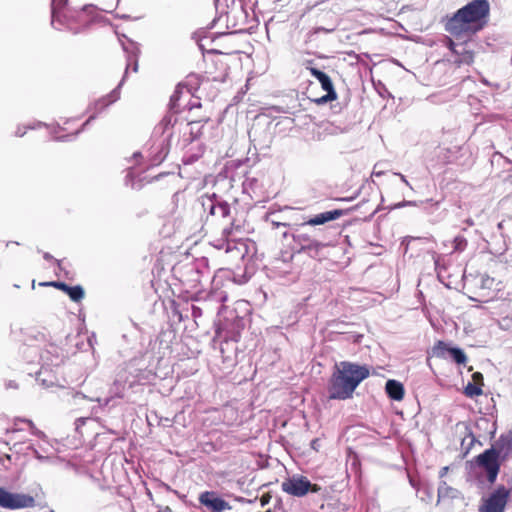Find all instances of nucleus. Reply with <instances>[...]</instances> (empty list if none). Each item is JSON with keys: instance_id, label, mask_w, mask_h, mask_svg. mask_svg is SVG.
<instances>
[{"instance_id": "1", "label": "nucleus", "mask_w": 512, "mask_h": 512, "mask_svg": "<svg viewBox=\"0 0 512 512\" xmlns=\"http://www.w3.org/2000/svg\"><path fill=\"white\" fill-rule=\"evenodd\" d=\"M369 375L370 369L367 365L350 361L336 363L327 384L329 399L347 400L352 398L356 388Z\"/></svg>"}, {"instance_id": "2", "label": "nucleus", "mask_w": 512, "mask_h": 512, "mask_svg": "<svg viewBox=\"0 0 512 512\" xmlns=\"http://www.w3.org/2000/svg\"><path fill=\"white\" fill-rule=\"evenodd\" d=\"M490 17L488 0H472L458 9L447 21L446 30L457 35L462 32L477 33L483 30Z\"/></svg>"}, {"instance_id": "3", "label": "nucleus", "mask_w": 512, "mask_h": 512, "mask_svg": "<svg viewBox=\"0 0 512 512\" xmlns=\"http://www.w3.org/2000/svg\"><path fill=\"white\" fill-rule=\"evenodd\" d=\"M302 223L293 224L290 230L282 232L283 239L291 237L290 249L293 254H305L312 259H321L323 250L329 243L319 239L320 229H311Z\"/></svg>"}, {"instance_id": "4", "label": "nucleus", "mask_w": 512, "mask_h": 512, "mask_svg": "<svg viewBox=\"0 0 512 512\" xmlns=\"http://www.w3.org/2000/svg\"><path fill=\"white\" fill-rule=\"evenodd\" d=\"M122 47H123V50L127 54V66H126L124 76L115 89H113L107 96H105L95 102V104H94L95 108L99 109L100 111L105 109L106 107H108L109 105H111L112 103L116 102L119 99L120 88L125 81V77L128 73L129 67L132 65L133 71L134 72L138 71V58H139V54H140L139 47L137 46L136 43H134L131 40H129V45L122 44Z\"/></svg>"}, {"instance_id": "5", "label": "nucleus", "mask_w": 512, "mask_h": 512, "mask_svg": "<svg viewBox=\"0 0 512 512\" xmlns=\"http://www.w3.org/2000/svg\"><path fill=\"white\" fill-rule=\"evenodd\" d=\"M125 385L122 382L115 381L110 388V396L104 399L100 397H88L82 392L67 390L65 392V397L68 400H72L74 405H79L83 400H89L92 402H97V406H93L91 409L92 415L99 414L105 407L110 405L115 398H123L124 397Z\"/></svg>"}, {"instance_id": "6", "label": "nucleus", "mask_w": 512, "mask_h": 512, "mask_svg": "<svg viewBox=\"0 0 512 512\" xmlns=\"http://www.w3.org/2000/svg\"><path fill=\"white\" fill-rule=\"evenodd\" d=\"M205 221H220L230 218L231 206L221 196L216 193L205 194L200 197Z\"/></svg>"}, {"instance_id": "7", "label": "nucleus", "mask_w": 512, "mask_h": 512, "mask_svg": "<svg viewBox=\"0 0 512 512\" xmlns=\"http://www.w3.org/2000/svg\"><path fill=\"white\" fill-rule=\"evenodd\" d=\"M223 17V14H220L218 17H215L214 20L212 21V26H214L217 22L221 21ZM225 19L226 27L228 29H234L235 33L243 32L248 28L253 27V25H248L251 22L255 21L254 16H251L249 14L247 8L242 3H239L238 5H233L231 8H229V10L225 12Z\"/></svg>"}, {"instance_id": "8", "label": "nucleus", "mask_w": 512, "mask_h": 512, "mask_svg": "<svg viewBox=\"0 0 512 512\" xmlns=\"http://www.w3.org/2000/svg\"><path fill=\"white\" fill-rule=\"evenodd\" d=\"M502 463L503 461L498 457L497 452L489 448L470 461L471 466H476L485 473L490 484L496 482Z\"/></svg>"}, {"instance_id": "9", "label": "nucleus", "mask_w": 512, "mask_h": 512, "mask_svg": "<svg viewBox=\"0 0 512 512\" xmlns=\"http://www.w3.org/2000/svg\"><path fill=\"white\" fill-rule=\"evenodd\" d=\"M171 147V134L168 136H156L154 131L147 143L148 167L160 165L168 156Z\"/></svg>"}, {"instance_id": "10", "label": "nucleus", "mask_w": 512, "mask_h": 512, "mask_svg": "<svg viewBox=\"0 0 512 512\" xmlns=\"http://www.w3.org/2000/svg\"><path fill=\"white\" fill-rule=\"evenodd\" d=\"M281 488L284 492L294 497H304L308 493H318L321 491V487L318 484H313L311 481L303 475H293L285 479Z\"/></svg>"}, {"instance_id": "11", "label": "nucleus", "mask_w": 512, "mask_h": 512, "mask_svg": "<svg viewBox=\"0 0 512 512\" xmlns=\"http://www.w3.org/2000/svg\"><path fill=\"white\" fill-rule=\"evenodd\" d=\"M306 69L309 70L311 75L318 80V82L321 85V88L326 92V94H324L323 96L312 99V101L317 105H323L328 102L336 100L337 92L335 91L330 76L327 73L323 72L322 70L314 67L313 60L306 61Z\"/></svg>"}, {"instance_id": "12", "label": "nucleus", "mask_w": 512, "mask_h": 512, "mask_svg": "<svg viewBox=\"0 0 512 512\" xmlns=\"http://www.w3.org/2000/svg\"><path fill=\"white\" fill-rule=\"evenodd\" d=\"M68 0H51V25L57 30L68 28L75 20L76 10L67 6Z\"/></svg>"}, {"instance_id": "13", "label": "nucleus", "mask_w": 512, "mask_h": 512, "mask_svg": "<svg viewBox=\"0 0 512 512\" xmlns=\"http://www.w3.org/2000/svg\"><path fill=\"white\" fill-rule=\"evenodd\" d=\"M36 506L33 496L24 493H15L0 487V507L8 510H19Z\"/></svg>"}, {"instance_id": "14", "label": "nucleus", "mask_w": 512, "mask_h": 512, "mask_svg": "<svg viewBox=\"0 0 512 512\" xmlns=\"http://www.w3.org/2000/svg\"><path fill=\"white\" fill-rule=\"evenodd\" d=\"M198 505H193L199 510H208L212 512H224L231 510L232 506L222 495L215 490H205L198 495Z\"/></svg>"}, {"instance_id": "15", "label": "nucleus", "mask_w": 512, "mask_h": 512, "mask_svg": "<svg viewBox=\"0 0 512 512\" xmlns=\"http://www.w3.org/2000/svg\"><path fill=\"white\" fill-rule=\"evenodd\" d=\"M25 352H28L30 355L36 356L39 355V362L43 365V368L48 367H58L64 361V353L61 348H59L55 344L46 345L45 349L41 352L36 347H25Z\"/></svg>"}, {"instance_id": "16", "label": "nucleus", "mask_w": 512, "mask_h": 512, "mask_svg": "<svg viewBox=\"0 0 512 512\" xmlns=\"http://www.w3.org/2000/svg\"><path fill=\"white\" fill-rule=\"evenodd\" d=\"M510 496V490L499 485L479 508L480 512H504Z\"/></svg>"}, {"instance_id": "17", "label": "nucleus", "mask_w": 512, "mask_h": 512, "mask_svg": "<svg viewBox=\"0 0 512 512\" xmlns=\"http://www.w3.org/2000/svg\"><path fill=\"white\" fill-rule=\"evenodd\" d=\"M219 248L224 249L227 254L230 255L232 259H239L244 261L246 257L249 256V253L251 250L253 253L256 250L255 242L250 241L248 239H231L227 240L226 242L222 243Z\"/></svg>"}, {"instance_id": "18", "label": "nucleus", "mask_w": 512, "mask_h": 512, "mask_svg": "<svg viewBox=\"0 0 512 512\" xmlns=\"http://www.w3.org/2000/svg\"><path fill=\"white\" fill-rule=\"evenodd\" d=\"M432 356L436 358L446 359L450 358L456 364H465L467 356L462 348L458 346H451L445 341L439 340L432 348Z\"/></svg>"}, {"instance_id": "19", "label": "nucleus", "mask_w": 512, "mask_h": 512, "mask_svg": "<svg viewBox=\"0 0 512 512\" xmlns=\"http://www.w3.org/2000/svg\"><path fill=\"white\" fill-rule=\"evenodd\" d=\"M358 207L359 205H356L348 209H334L330 211H325L303 221V225H309L310 227L323 225L327 222L334 221L340 218L341 216L349 214L351 211L356 210Z\"/></svg>"}, {"instance_id": "20", "label": "nucleus", "mask_w": 512, "mask_h": 512, "mask_svg": "<svg viewBox=\"0 0 512 512\" xmlns=\"http://www.w3.org/2000/svg\"><path fill=\"white\" fill-rule=\"evenodd\" d=\"M489 449H494L503 462L512 458V432L502 433Z\"/></svg>"}, {"instance_id": "21", "label": "nucleus", "mask_w": 512, "mask_h": 512, "mask_svg": "<svg viewBox=\"0 0 512 512\" xmlns=\"http://www.w3.org/2000/svg\"><path fill=\"white\" fill-rule=\"evenodd\" d=\"M180 112H172L170 109L161 119V121L154 127V135L156 136H168L171 134V138L173 137V128L175 124L178 122L177 115Z\"/></svg>"}, {"instance_id": "22", "label": "nucleus", "mask_w": 512, "mask_h": 512, "mask_svg": "<svg viewBox=\"0 0 512 512\" xmlns=\"http://www.w3.org/2000/svg\"><path fill=\"white\" fill-rule=\"evenodd\" d=\"M437 494V504L447 499L454 500L461 497L460 491L449 486L444 480L439 482Z\"/></svg>"}, {"instance_id": "23", "label": "nucleus", "mask_w": 512, "mask_h": 512, "mask_svg": "<svg viewBox=\"0 0 512 512\" xmlns=\"http://www.w3.org/2000/svg\"><path fill=\"white\" fill-rule=\"evenodd\" d=\"M385 392L391 400L400 401L404 397L405 389L401 382L389 379L385 384Z\"/></svg>"}, {"instance_id": "24", "label": "nucleus", "mask_w": 512, "mask_h": 512, "mask_svg": "<svg viewBox=\"0 0 512 512\" xmlns=\"http://www.w3.org/2000/svg\"><path fill=\"white\" fill-rule=\"evenodd\" d=\"M189 315H191L195 324L199 326L198 319H200L203 315V308L193 303L187 305V307L180 312L179 318L180 320H184L189 318Z\"/></svg>"}, {"instance_id": "25", "label": "nucleus", "mask_w": 512, "mask_h": 512, "mask_svg": "<svg viewBox=\"0 0 512 512\" xmlns=\"http://www.w3.org/2000/svg\"><path fill=\"white\" fill-rule=\"evenodd\" d=\"M50 372V368H43V365H41L40 371L36 373V381L39 382L45 388L52 387L56 381V377L52 375Z\"/></svg>"}, {"instance_id": "26", "label": "nucleus", "mask_w": 512, "mask_h": 512, "mask_svg": "<svg viewBox=\"0 0 512 512\" xmlns=\"http://www.w3.org/2000/svg\"><path fill=\"white\" fill-rule=\"evenodd\" d=\"M184 88H186L185 85H183L181 83L178 84L176 86L173 94L171 95L168 107L172 112H181L182 111L179 101L183 94Z\"/></svg>"}, {"instance_id": "27", "label": "nucleus", "mask_w": 512, "mask_h": 512, "mask_svg": "<svg viewBox=\"0 0 512 512\" xmlns=\"http://www.w3.org/2000/svg\"><path fill=\"white\" fill-rule=\"evenodd\" d=\"M406 207L407 206H418V205H424L423 209L426 213L431 214L434 211L438 210L440 201H434L433 199H427L425 201H410V200H404Z\"/></svg>"}, {"instance_id": "28", "label": "nucleus", "mask_w": 512, "mask_h": 512, "mask_svg": "<svg viewBox=\"0 0 512 512\" xmlns=\"http://www.w3.org/2000/svg\"><path fill=\"white\" fill-rule=\"evenodd\" d=\"M21 423H24V424H27L31 430V433L35 436H40V435H43V432L38 430L34 423L29 420V419H21V418H17L15 419L14 421V424H13V427L11 429L12 432H16V431H21L23 430V428L20 426Z\"/></svg>"}, {"instance_id": "29", "label": "nucleus", "mask_w": 512, "mask_h": 512, "mask_svg": "<svg viewBox=\"0 0 512 512\" xmlns=\"http://www.w3.org/2000/svg\"><path fill=\"white\" fill-rule=\"evenodd\" d=\"M336 29V26L333 25L331 27H323V26H318V27H315L313 28L312 30H310L307 35H306V42H312L315 40V37L316 35H318L319 33H332L333 31H335Z\"/></svg>"}, {"instance_id": "30", "label": "nucleus", "mask_w": 512, "mask_h": 512, "mask_svg": "<svg viewBox=\"0 0 512 512\" xmlns=\"http://www.w3.org/2000/svg\"><path fill=\"white\" fill-rule=\"evenodd\" d=\"M67 295L73 302H79L84 298L85 291L81 285H75L71 286L67 292Z\"/></svg>"}, {"instance_id": "31", "label": "nucleus", "mask_w": 512, "mask_h": 512, "mask_svg": "<svg viewBox=\"0 0 512 512\" xmlns=\"http://www.w3.org/2000/svg\"><path fill=\"white\" fill-rule=\"evenodd\" d=\"M420 493V499L426 503H429L433 498V488L430 485H423L417 488Z\"/></svg>"}, {"instance_id": "32", "label": "nucleus", "mask_w": 512, "mask_h": 512, "mask_svg": "<svg viewBox=\"0 0 512 512\" xmlns=\"http://www.w3.org/2000/svg\"><path fill=\"white\" fill-rule=\"evenodd\" d=\"M464 393L466 396L473 398L475 396H480L483 391L480 386L469 382L464 389Z\"/></svg>"}, {"instance_id": "33", "label": "nucleus", "mask_w": 512, "mask_h": 512, "mask_svg": "<svg viewBox=\"0 0 512 512\" xmlns=\"http://www.w3.org/2000/svg\"><path fill=\"white\" fill-rule=\"evenodd\" d=\"M453 244H454V250L461 252V251L465 250V248L467 247L468 241L465 237L458 235L454 238Z\"/></svg>"}, {"instance_id": "34", "label": "nucleus", "mask_w": 512, "mask_h": 512, "mask_svg": "<svg viewBox=\"0 0 512 512\" xmlns=\"http://www.w3.org/2000/svg\"><path fill=\"white\" fill-rule=\"evenodd\" d=\"M164 488L169 491V492H172L173 494H175L183 504L185 505H190V506H193L194 504L190 503L188 500H187V495L186 494H182L180 493L179 491L177 490H174L172 489L169 485L167 484H163Z\"/></svg>"}, {"instance_id": "35", "label": "nucleus", "mask_w": 512, "mask_h": 512, "mask_svg": "<svg viewBox=\"0 0 512 512\" xmlns=\"http://www.w3.org/2000/svg\"><path fill=\"white\" fill-rule=\"evenodd\" d=\"M76 138H77V136H76L75 132H73V133H69V134L54 136L53 140L56 142H71V141H74Z\"/></svg>"}, {"instance_id": "36", "label": "nucleus", "mask_w": 512, "mask_h": 512, "mask_svg": "<svg viewBox=\"0 0 512 512\" xmlns=\"http://www.w3.org/2000/svg\"><path fill=\"white\" fill-rule=\"evenodd\" d=\"M43 258L47 261H53L56 263V265L58 266L59 269L62 270V261L61 260H58V259H55L50 253L48 252H44L43 253Z\"/></svg>"}, {"instance_id": "37", "label": "nucleus", "mask_w": 512, "mask_h": 512, "mask_svg": "<svg viewBox=\"0 0 512 512\" xmlns=\"http://www.w3.org/2000/svg\"><path fill=\"white\" fill-rule=\"evenodd\" d=\"M125 184H126V185H131V187H132L133 189H134V188H136L135 183L133 182V174H132V172H131V171H129V172H128V174H127V175H126V177H125ZM140 188H141V185H139V186L137 187V189H140Z\"/></svg>"}, {"instance_id": "38", "label": "nucleus", "mask_w": 512, "mask_h": 512, "mask_svg": "<svg viewBox=\"0 0 512 512\" xmlns=\"http://www.w3.org/2000/svg\"><path fill=\"white\" fill-rule=\"evenodd\" d=\"M271 225H272L273 229H278L280 227H283V228L288 227L290 229V226H292L293 224H288V223H285V222H279V221L272 220L271 221Z\"/></svg>"}, {"instance_id": "39", "label": "nucleus", "mask_w": 512, "mask_h": 512, "mask_svg": "<svg viewBox=\"0 0 512 512\" xmlns=\"http://www.w3.org/2000/svg\"><path fill=\"white\" fill-rule=\"evenodd\" d=\"M235 225H234V222L231 221L229 223V226H225L222 230V234L226 237H228L229 235H231L233 229H234Z\"/></svg>"}, {"instance_id": "40", "label": "nucleus", "mask_w": 512, "mask_h": 512, "mask_svg": "<svg viewBox=\"0 0 512 512\" xmlns=\"http://www.w3.org/2000/svg\"><path fill=\"white\" fill-rule=\"evenodd\" d=\"M468 437H470V442H469V445L467 447V450H466V453H468L469 449L471 448V446L477 442L481 445V442L477 440V438L474 436L473 432L472 431H469L468 434H467Z\"/></svg>"}, {"instance_id": "41", "label": "nucleus", "mask_w": 512, "mask_h": 512, "mask_svg": "<svg viewBox=\"0 0 512 512\" xmlns=\"http://www.w3.org/2000/svg\"><path fill=\"white\" fill-rule=\"evenodd\" d=\"M27 130H29V129L27 128V126H21V125H19V126L17 127L16 131H15V136H16V137H23V136L26 134Z\"/></svg>"}, {"instance_id": "42", "label": "nucleus", "mask_w": 512, "mask_h": 512, "mask_svg": "<svg viewBox=\"0 0 512 512\" xmlns=\"http://www.w3.org/2000/svg\"><path fill=\"white\" fill-rule=\"evenodd\" d=\"M71 288V286H69L68 284H66L65 282H58L57 284V289L65 292L67 294L68 290Z\"/></svg>"}, {"instance_id": "43", "label": "nucleus", "mask_w": 512, "mask_h": 512, "mask_svg": "<svg viewBox=\"0 0 512 512\" xmlns=\"http://www.w3.org/2000/svg\"><path fill=\"white\" fill-rule=\"evenodd\" d=\"M403 207H406V204H405L404 200L401 201V202H398L396 204H393L391 206H388L387 209L389 211H391V210L400 209V208H403Z\"/></svg>"}, {"instance_id": "44", "label": "nucleus", "mask_w": 512, "mask_h": 512, "mask_svg": "<svg viewBox=\"0 0 512 512\" xmlns=\"http://www.w3.org/2000/svg\"><path fill=\"white\" fill-rule=\"evenodd\" d=\"M394 175L398 176V177L401 179V181H402L406 186H408L410 189H413V188H412V186H411V184L409 183V181L407 180V178H406V176H405V175H403V174H401V173H399V172L394 173Z\"/></svg>"}, {"instance_id": "45", "label": "nucleus", "mask_w": 512, "mask_h": 512, "mask_svg": "<svg viewBox=\"0 0 512 512\" xmlns=\"http://www.w3.org/2000/svg\"><path fill=\"white\" fill-rule=\"evenodd\" d=\"M6 389H17L18 384L14 380H8L5 382Z\"/></svg>"}, {"instance_id": "46", "label": "nucleus", "mask_w": 512, "mask_h": 512, "mask_svg": "<svg viewBox=\"0 0 512 512\" xmlns=\"http://www.w3.org/2000/svg\"><path fill=\"white\" fill-rule=\"evenodd\" d=\"M48 127V125L44 122H41V121H38L36 122L35 124L33 125H29L27 126L28 129H31V130H34V129H37V128H40V127Z\"/></svg>"}, {"instance_id": "47", "label": "nucleus", "mask_w": 512, "mask_h": 512, "mask_svg": "<svg viewBox=\"0 0 512 512\" xmlns=\"http://www.w3.org/2000/svg\"><path fill=\"white\" fill-rule=\"evenodd\" d=\"M86 420L87 418L84 417L77 418L75 421L76 430H79V428L85 424Z\"/></svg>"}, {"instance_id": "48", "label": "nucleus", "mask_w": 512, "mask_h": 512, "mask_svg": "<svg viewBox=\"0 0 512 512\" xmlns=\"http://www.w3.org/2000/svg\"><path fill=\"white\" fill-rule=\"evenodd\" d=\"M201 106V103L200 102H197V103H191L190 101L184 106V108H187L188 110H192L194 108H197V107H200Z\"/></svg>"}, {"instance_id": "49", "label": "nucleus", "mask_w": 512, "mask_h": 512, "mask_svg": "<svg viewBox=\"0 0 512 512\" xmlns=\"http://www.w3.org/2000/svg\"><path fill=\"white\" fill-rule=\"evenodd\" d=\"M61 130H64L59 124H56L54 125L52 128H51V133L54 135V136H58V132L61 131Z\"/></svg>"}, {"instance_id": "50", "label": "nucleus", "mask_w": 512, "mask_h": 512, "mask_svg": "<svg viewBox=\"0 0 512 512\" xmlns=\"http://www.w3.org/2000/svg\"><path fill=\"white\" fill-rule=\"evenodd\" d=\"M33 452H34V455L35 457L40 460V461H44V460H47L48 457H45V456H42L35 448H32Z\"/></svg>"}, {"instance_id": "51", "label": "nucleus", "mask_w": 512, "mask_h": 512, "mask_svg": "<svg viewBox=\"0 0 512 512\" xmlns=\"http://www.w3.org/2000/svg\"><path fill=\"white\" fill-rule=\"evenodd\" d=\"M311 448L314 449V450H318L319 448V439L315 438L311 441Z\"/></svg>"}, {"instance_id": "52", "label": "nucleus", "mask_w": 512, "mask_h": 512, "mask_svg": "<svg viewBox=\"0 0 512 512\" xmlns=\"http://www.w3.org/2000/svg\"><path fill=\"white\" fill-rule=\"evenodd\" d=\"M473 380L475 382L479 381V380H483V375L480 373V372H475L473 375Z\"/></svg>"}, {"instance_id": "53", "label": "nucleus", "mask_w": 512, "mask_h": 512, "mask_svg": "<svg viewBox=\"0 0 512 512\" xmlns=\"http://www.w3.org/2000/svg\"><path fill=\"white\" fill-rule=\"evenodd\" d=\"M356 196H352V197H341V198H338L337 200L338 201H342V202H350L352 200L355 199Z\"/></svg>"}, {"instance_id": "54", "label": "nucleus", "mask_w": 512, "mask_h": 512, "mask_svg": "<svg viewBox=\"0 0 512 512\" xmlns=\"http://www.w3.org/2000/svg\"><path fill=\"white\" fill-rule=\"evenodd\" d=\"M447 471H448V467H442L439 471V477L443 478L446 475Z\"/></svg>"}, {"instance_id": "55", "label": "nucleus", "mask_w": 512, "mask_h": 512, "mask_svg": "<svg viewBox=\"0 0 512 512\" xmlns=\"http://www.w3.org/2000/svg\"><path fill=\"white\" fill-rule=\"evenodd\" d=\"M86 127H87V125H86V124H85V122H84V123L82 124V126H81L78 130H76V131H75L76 136L78 137V135H79L80 133H82V132L85 130V128H86Z\"/></svg>"}, {"instance_id": "56", "label": "nucleus", "mask_w": 512, "mask_h": 512, "mask_svg": "<svg viewBox=\"0 0 512 512\" xmlns=\"http://www.w3.org/2000/svg\"><path fill=\"white\" fill-rule=\"evenodd\" d=\"M86 127H87V125H86V124H85V122H84V123L82 124V126H81L78 130H76V131H75L76 136L78 137V135H79L80 133H82V132L85 130V128H86Z\"/></svg>"}, {"instance_id": "57", "label": "nucleus", "mask_w": 512, "mask_h": 512, "mask_svg": "<svg viewBox=\"0 0 512 512\" xmlns=\"http://www.w3.org/2000/svg\"><path fill=\"white\" fill-rule=\"evenodd\" d=\"M96 119V114L91 115L86 121L85 124L88 126L90 123Z\"/></svg>"}, {"instance_id": "58", "label": "nucleus", "mask_w": 512, "mask_h": 512, "mask_svg": "<svg viewBox=\"0 0 512 512\" xmlns=\"http://www.w3.org/2000/svg\"><path fill=\"white\" fill-rule=\"evenodd\" d=\"M465 223L468 225V226H473L474 225V221L472 218H467L465 220Z\"/></svg>"}, {"instance_id": "59", "label": "nucleus", "mask_w": 512, "mask_h": 512, "mask_svg": "<svg viewBox=\"0 0 512 512\" xmlns=\"http://www.w3.org/2000/svg\"><path fill=\"white\" fill-rule=\"evenodd\" d=\"M142 157H143V156H142V153H141V152H139V151H137V152H135V153L133 154V158H134V159H138V158H142Z\"/></svg>"}, {"instance_id": "60", "label": "nucleus", "mask_w": 512, "mask_h": 512, "mask_svg": "<svg viewBox=\"0 0 512 512\" xmlns=\"http://www.w3.org/2000/svg\"><path fill=\"white\" fill-rule=\"evenodd\" d=\"M59 281H49V287L57 288V284Z\"/></svg>"}, {"instance_id": "61", "label": "nucleus", "mask_w": 512, "mask_h": 512, "mask_svg": "<svg viewBox=\"0 0 512 512\" xmlns=\"http://www.w3.org/2000/svg\"><path fill=\"white\" fill-rule=\"evenodd\" d=\"M93 6L92 5H84L82 8H81V11H87L88 9H91Z\"/></svg>"}, {"instance_id": "62", "label": "nucleus", "mask_w": 512, "mask_h": 512, "mask_svg": "<svg viewBox=\"0 0 512 512\" xmlns=\"http://www.w3.org/2000/svg\"><path fill=\"white\" fill-rule=\"evenodd\" d=\"M222 4V0H216L215 1V7H216V10L218 11L219 9V6Z\"/></svg>"}, {"instance_id": "63", "label": "nucleus", "mask_w": 512, "mask_h": 512, "mask_svg": "<svg viewBox=\"0 0 512 512\" xmlns=\"http://www.w3.org/2000/svg\"><path fill=\"white\" fill-rule=\"evenodd\" d=\"M39 286H41V287H49V281H47V282H40Z\"/></svg>"}, {"instance_id": "64", "label": "nucleus", "mask_w": 512, "mask_h": 512, "mask_svg": "<svg viewBox=\"0 0 512 512\" xmlns=\"http://www.w3.org/2000/svg\"><path fill=\"white\" fill-rule=\"evenodd\" d=\"M378 210H379V209H378V208H376V209H375V210H374V211L369 215L368 220H370V219L375 215V213H376Z\"/></svg>"}]
</instances>
